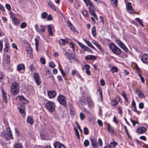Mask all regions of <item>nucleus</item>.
Masks as SVG:
<instances>
[{
	"instance_id": "c03bdc74",
	"label": "nucleus",
	"mask_w": 148,
	"mask_h": 148,
	"mask_svg": "<svg viewBox=\"0 0 148 148\" xmlns=\"http://www.w3.org/2000/svg\"><path fill=\"white\" fill-rule=\"evenodd\" d=\"M19 98V100L21 102H23L26 100L25 98L22 96H20L18 97Z\"/></svg>"
},
{
	"instance_id": "338daca9",
	"label": "nucleus",
	"mask_w": 148,
	"mask_h": 148,
	"mask_svg": "<svg viewBox=\"0 0 148 148\" xmlns=\"http://www.w3.org/2000/svg\"><path fill=\"white\" fill-rule=\"evenodd\" d=\"M100 84L101 86H103L105 85L104 81L103 79H101L100 81Z\"/></svg>"
},
{
	"instance_id": "e2e57ef3",
	"label": "nucleus",
	"mask_w": 148,
	"mask_h": 148,
	"mask_svg": "<svg viewBox=\"0 0 148 148\" xmlns=\"http://www.w3.org/2000/svg\"><path fill=\"white\" fill-rule=\"evenodd\" d=\"M60 70L61 72V73H62V76L63 77H64V76L65 75V73H64V71L62 69H60Z\"/></svg>"
},
{
	"instance_id": "f3484780",
	"label": "nucleus",
	"mask_w": 148,
	"mask_h": 148,
	"mask_svg": "<svg viewBox=\"0 0 148 148\" xmlns=\"http://www.w3.org/2000/svg\"><path fill=\"white\" fill-rule=\"evenodd\" d=\"M86 99L89 106L92 107L94 106V103L90 98L87 97Z\"/></svg>"
},
{
	"instance_id": "09e8293b",
	"label": "nucleus",
	"mask_w": 148,
	"mask_h": 148,
	"mask_svg": "<svg viewBox=\"0 0 148 148\" xmlns=\"http://www.w3.org/2000/svg\"><path fill=\"white\" fill-rule=\"evenodd\" d=\"M84 133L85 134H87L88 133V128L86 127H85L84 129Z\"/></svg>"
},
{
	"instance_id": "c756f323",
	"label": "nucleus",
	"mask_w": 148,
	"mask_h": 148,
	"mask_svg": "<svg viewBox=\"0 0 148 148\" xmlns=\"http://www.w3.org/2000/svg\"><path fill=\"white\" fill-rule=\"evenodd\" d=\"M107 129L109 133H111L112 134H114V131L113 129L112 128L110 127V125L109 124H108L107 125Z\"/></svg>"
},
{
	"instance_id": "ddd939ff",
	"label": "nucleus",
	"mask_w": 148,
	"mask_h": 148,
	"mask_svg": "<svg viewBox=\"0 0 148 148\" xmlns=\"http://www.w3.org/2000/svg\"><path fill=\"white\" fill-rule=\"evenodd\" d=\"M26 51L28 55L29 54V57L32 58L33 57L32 54V48L29 46H27L26 47Z\"/></svg>"
},
{
	"instance_id": "20e7f679",
	"label": "nucleus",
	"mask_w": 148,
	"mask_h": 148,
	"mask_svg": "<svg viewBox=\"0 0 148 148\" xmlns=\"http://www.w3.org/2000/svg\"><path fill=\"white\" fill-rule=\"evenodd\" d=\"M56 107L54 103L52 101H49L45 104L46 108L50 112H53L55 111Z\"/></svg>"
},
{
	"instance_id": "2f4dec72",
	"label": "nucleus",
	"mask_w": 148,
	"mask_h": 148,
	"mask_svg": "<svg viewBox=\"0 0 148 148\" xmlns=\"http://www.w3.org/2000/svg\"><path fill=\"white\" fill-rule=\"evenodd\" d=\"M27 123H29L31 124L32 125L34 121L32 118L31 116H29L27 118Z\"/></svg>"
},
{
	"instance_id": "a19ab883",
	"label": "nucleus",
	"mask_w": 148,
	"mask_h": 148,
	"mask_svg": "<svg viewBox=\"0 0 148 148\" xmlns=\"http://www.w3.org/2000/svg\"><path fill=\"white\" fill-rule=\"evenodd\" d=\"M136 20L137 22L138 23L141 25H142V26H143V24L142 21L140 20L139 18H136Z\"/></svg>"
},
{
	"instance_id": "680f3d73",
	"label": "nucleus",
	"mask_w": 148,
	"mask_h": 148,
	"mask_svg": "<svg viewBox=\"0 0 148 148\" xmlns=\"http://www.w3.org/2000/svg\"><path fill=\"white\" fill-rule=\"evenodd\" d=\"M77 43L83 49V48L85 45L79 42H77Z\"/></svg>"
},
{
	"instance_id": "774afa93",
	"label": "nucleus",
	"mask_w": 148,
	"mask_h": 148,
	"mask_svg": "<svg viewBox=\"0 0 148 148\" xmlns=\"http://www.w3.org/2000/svg\"><path fill=\"white\" fill-rule=\"evenodd\" d=\"M12 46L13 48L15 49L16 50L18 49L17 46L16 45L15 43H13L12 44Z\"/></svg>"
},
{
	"instance_id": "c85d7f7f",
	"label": "nucleus",
	"mask_w": 148,
	"mask_h": 148,
	"mask_svg": "<svg viewBox=\"0 0 148 148\" xmlns=\"http://www.w3.org/2000/svg\"><path fill=\"white\" fill-rule=\"evenodd\" d=\"M89 11L90 14L92 13V12H95V8L93 5L89 6Z\"/></svg>"
},
{
	"instance_id": "7ed1b4c3",
	"label": "nucleus",
	"mask_w": 148,
	"mask_h": 148,
	"mask_svg": "<svg viewBox=\"0 0 148 148\" xmlns=\"http://www.w3.org/2000/svg\"><path fill=\"white\" fill-rule=\"evenodd\" d=\"M109 47L114 54L117 55L121 54V49L113 43H110L109 44Z\"/></svg>"
},
{
	"instance_id": "bb28decb",
	"label": "nucleus",
	"mask_w": 148,
	"mask_h": 148,
	"mask_svg": "<svg viewBox=\"0 0 148 148\" xmlns=\"http://www.w3.org/2000/svg\"><path fill=\"white\" fill-rule=\"evenodd\" d=\"M25 69V65L23 64H20L17 66V69L18 71H20Z\"/></svg>"
},
{
	"instance_id": "39448f33",
	"label": "nucleus",
	"mask_w": 148,
	"mask_h": 148,
	"mask_svg": "<svg viewBox=\"0 0 148 148\" xmlns=\"http://www.w3.org/2000/svg\"><path fill=\"white\" fill-rule=\"evenodd\" d=\"M35 28L36 30L40 34H42L45 32V27L44 25L38 26V25H36Z\"/></svg>"
},
{
	"instance_id": "393cba45",
	"label": "nucleus",
	"mask_w": 148,
	"mask_h": 148,
	"mask_svg": "<svg viewBox=\"0 0 148 148\" xmlns=\"http://www.w3.org/2000/svg\"><path fill=\"white\" fill-rule=\"evenodd\" d=\"M48 28V31L49 32V35L50 36H52L53 34L52 31V27L51 25H48L47 26Z\"/></svg>"
},
{
	"instance_id": "de8ad7c7",
	"label": "nucleus",
	"mask_w": 148,
	"mask_h": 148,
	"mask_svg": "<svg viewBox=\"0 0 148 148\" xmlns=\"http://www.w3.org/2000/svg\"><path fill=\"white\" fill-rule=\"evenodd\" d=\"M49 6L53 9V10H56V8L54 5L52 4L51 3H49Z\"/></svg>"
},
{
	"instance_id": "79ce46f5",
	"label": "nucleus",
	"mask_w": 148,
	"mask_h": 148,
	"mask_svg": "<svg viewBox=\"0 0 148 148\" xmlns=\"http://www.w3.org/2000/svg\"><path fill=\"white\" fill-rule=\"evenodd\" d=\"M84 146L85 147H87L88 146L89 144V141L87 140H84Z\"/></svg>"
},
{
	"instance_id": "2eb2a0df",
	"label": "nucleus",
	"mask_w": 148,
	"mask_h": 148,
	"mask_svg": "<svg viewBox=\"0 0 148 148\" xmlns=\"http://www.w3.org/2000/svg\"><path fill=\"white\" fill-rule=\"evenodd\" d=\"M142 62L145 63L148 62V55L146 54L143 55L142 57Z\"/></svg>"
},
{
	"instance_id": "4d7b16f0",
	"label": "nucleus",
	"mask_w": 148,
	"mask_h": 148,
	"mask_svg": "<svg viewBox=\"0 0 148 148\" xmlns=\"http://www.w3.org/2000/svg\"><path fill=\"white\" fill-rule=\"evenodd\" d=\"M139 107L140 109H142L144 108V103L142 102L140 103L139 104Z\"/></svg>"
},
{
	"instance_id": "5701e85b",
	"label": "nucleus",
	"mask_w": 148,
	"mask_h": 148,
	"mask_svg": "<svg viewBox=\"0 0 148 148\" xmlns=\"http://www.w3.org/2000/svg\"><path fill=\"white\" fill-rule=\"evenodd\" d=\"M2 96L3 100L5 101V103L7 102V95L5 91L3 89H2Z\"/></svg>"
},
{
	"instance_id": "f03ea898",
	"label": "nucleus",
	"mask_w": 148,
	"mask_h": 148,
	"mask_svg": "<svg viewBox=\"0 0 148 148\" xmlns=\"http://www.w3.org/2000/svg\"><path fill=\"white\" fill-rule=\"evenodd\" d=\"M65 55L69 60L70 62L71 63H77L78 60L75 55L72 53H69L66 52L65 53Z\"/></svg>"
},
{
	"instance_id": "4be33fe9",
	"label": "nucleus",
	"mask_w": 148,
	"mask_h": 148,
	"mask_svg": "<svg viewBox=\"0 0 148 148\" xmlns=\"http://www.w3.org/2000/svg\"><path fill=\"white\" fill-rule=\"evenodd\" d=\"M68 26L70 27L71 29L73 30V31L75 32H77V31L76 30V29L73 26L72 24L69 21L67 22Z\"/></svg>"
},
{
	"instance_id": "7c9ffc66",
	"label": "nucleus",
	"mask_w": 148,
	"mask_h": 148,
	"mask_svg": "<svg viewBox=\"0 0 148 148\" xmlns=\"http://www.w3.org/2000/svg\"><path fill=\"white\" fill-rule=\"evenodd\" d=\"M12 14L13 15H14V14L12 13V14H11V16L12 17V20L14 22L15 24L18 23H19V20L16 18L14 16L13 17Z\"/></svg>"
},
{
	"instance_id": "a211bd4d",
	"label": "nucleus",
	"mask_w": 148,
	"mask_h": 148,
	"mask_svg": "<svg viewBox=\"0 0 148 148\" xmlns=\"http://www.w3.org/2000/svg\"><path fill=\"white\" fill-rule=\"evenodd\" d=\"M55 148H65L64 145L59 142H56L54 144Z\"/></svg>"
},
{
	"instance_id": "dca6fc26",
	"label": "nucleus",
	"mask_w": 148,
	"mask_h": 148,
	"mask_svg": "<svg viewBox=\"0 0 148 148\" xmlns=\"http://www.w3.org/2000/svg\"><path fill=\"white\" fill-rule=\"evenodd\" d=\"M47 94L48 97L50 98H52L55 97L56 95V92L51 91L47 92Z\"/></svg>"
},
{
	"instance_id": "f704fd0d",
	"label": "nucleus",
	"mask_w": 148,
	"mask_h": 148,
	"mask_svg": "<svg viewBox=\"0 0 148 148\" xmlns=\"http://www.w3.org/2000/svg\"><path fill=\"white\" fill-rule=\"evenodd\" d=\"M5 47L4 49V52L7 53L8 52V43H6L5 44Z\"/></svg>"
},
{
	"instance_id": "a878e982",
	"label": "nucleus",
	"mask_w": 148,
	"mask_h": 148,
	"mask_svg": "<svg viewBox=\"0 0 148 148\" xmlns=\"http://www.w3.org/2000/svg\"><path fill=\"white\" fill-rule=\"evenodd\" d=\"M84 41L86 43V44L88 46L91 48L92 49H93L94 50H95L96 49L93 46V45L91 44V42H89V41H88L86 39H84Z\"/></svg>"
},
{
	"instance_id": "4c0bfd02",
	"label": "nucleus",
	"mask_w": 148,
	"mask_h": 148,
	"mask_svg": "<svg viewBox=\"0 0 148 148\" xmlns=\"http://www.w3.org/2000/svg\"><path fill=\"white\" fill-rule=\"evenodd\" d=\"M48 14L47 12H43L41 14V18H46Z\"/></svg>"
},
{
	"instance_id": "37998d69",
	"label": "nucleus",
	"mask_w": 148,
	"mask_h": 148,
	"mask_svg": "<svg viewBox=\"0 0 148 148\" xmlns=\"http://www.w3.org/2000/svg\"><path fill=\"white\" fill-rule=\"evenodd\" d=\"M83 49L84 50L88 52H90L91 51V49L85 45L83 48Z\"/></svg>"
},
{
	"instance_id": "58836bf2",
	"label": "nucleus",
	"mask_w": 148,
	"mask_h": 148,
	"mask_svg": "<svg viewBox=\"0 0 148 148\" xmlns=\"http://www.w3.org/2000/svg\"><path fill=\"white\" fill-rule=\"evenodd\" d=\"M117 68L115 66H112L111 68V71L112 73H114L118 71Z\"/></svg>"
},
{
	"instance_id": "13d9d810",
	"label": "nucleus",
	"mask_w": 148,
	"mask_h": 148,
	"mask_svg": "<svg viewBox=\"0 0 148 148\" xmlns=\"http://www.w3.org/2000/svg\"><path fill=\"white\" fill-rule=\"evenodd\" d=\"M70 47L72 48L73 51L74 50V46L72 42H70L69 44Z\"/></svg>"
},
{
	"instance_id": "f8f14e48",
	"label": "nucleus",
	"mask_w": 148,
	"mask_h": 148,
	"mask_svg": "<svg viewBox=\"0 0 148 148\" xmlns=\"http://www.w3.org/2000/svg\"><path fill=\"white\" fill-rule=\"evenodd\" d=\"M120 98L119 97H116L112 99L111 101V104L112 106L117 105L120 101Z\"/></svg>"
},
{
	"instance_id": "ea45409f",
	"label": "nucleus",
	"mask_w": 148,
	"mask_h": 148,
	"mask_svg": "<svg viewBox=\"0 0 148 148\" xmlns=\"http://www.w3.org/2000/svg\"><path fill=\"white\" fill-rule=\"evenodd\" d=\"M111 3L114 6L116 7L117 5V0H111Z\"/></svg>"
},
{
	"instance_id": "6ab92c4d",
	"label": "nucleus",
	"mask_w": 148,
	"mask_h": 148,
	"mask_svg": "<svg viewBox=\"0 0 148 148\" xmlns=\"http://www.w3.org/2000/svg\"><path fill=\"white\" fill-rule=\"evenodd\" d=\"M66 43H69V41L68 39H61L59 41V44L62 45H64Z\"/></svg>"
},
{
	"instance_id": "69168bd1",
	"label": "nucleus",
	"mask_w": 148,
	"mask_h": 148,
	"mask_svg": "<svg viewBox=\"0 0 148 148\" xmlns=\"http://www.w3.org/2000/svg\"><path fill=\"white\" fill-rule=\"evenodd\" d=\"M97 123L100 126H102L103 125V123L102 121L100 120H98L97 121Z\"/></svg>"
},
{
	"instance_id": "cd10ccee",
	"label": "nucleus",
	"mask_w": 148,
	"mask_h": 148,
	"mask_svg": "<svg viewBox=\"0 0 148 148\" xmlns=\"http://www.w3.org/2000/svg\"><path fill=\"white\" fill-rule=\"evenodd\" d=\"M117 145V143L114 141L111 142L110 144L109 145H107L106 146H109L110 147H115Z\"/></svg>"
},
{
	"instance_id": "8fccbe9b",
	"label": "nucleus",
	"mask_w": 148,
	"mask_h": 148,
	"mask_svg": "<svg viewBox=\"0 0 148 148\" xmlns=\"http://www.w3.org/2000/svg\"><path fill=\"white\" fill-rule=\"evenodd\" d=\"M27 25V24L25 22H23L22 23L20 26V27L22 28H25Z\"/></svg>"
},
{
	"instance_id": "e433bc0d",
	"label": "nucleus",
	"mask_w": 148,
	"mask_h": 148,
	"mask_svg": "<svg viewBox=\"0 0 148 148\" xmlns=\"http://www.w3.org/2000/svg\"><path fill=\"white\" fill-rule=\"evenodd\" d=\"M74 130L75 132V135L77 138H80L79 135L77 130L75 127L74 128Z\"/></svg>"
},
{
	"instance_id": "bf43d9fd",
	"label": "nucleus",
	"mask_w": 148,
	"mask_h": 148,
	"mask_svg": "<svg viewBox=\"0 0 148 148\" xmlns=\"http://www.w3.org/2000/svg\"><path fill=\"white\" fill-rule=\"evenodd\" d=\"M130 121H131L132 123L133 124V125L134 126L137 123H138V122H137L136 121H134L133 120L130 119Z\"/></svg>"
},
{
	"instance_id": "a18cd8bd",
	"label": "nucleus",
	"mask_w": 148,
	"mask_h": 148,
	"mask_svg": "<svg viewBox=\"0 0 148 148\" xmlns=\"http://www.w3.org/2000/svg\"><path fill=\"white\" fill-rule=\"evenodd\" d=\"M122 96L124 98L125 101H127V99L126 97V94L124 92L122 93Z\"/></svg>"
},
{
	"instance_id": "1a4fd4ad",
	"label": "nucleus",
	"mask_w": 148,
	"mask_h": 148,
	"mask_svg": "<svg viewBox=\"0 0 148 148\" xmlns=\"http://www.w3.org/2000/svg\"><path fill=\"white\" fill-rule=\"evenodd\" d=\"M34 80L38 86H39L41 83V81L39 74L37 73H35L34 74Z\"/></svg>"
},
{
	"instance_id": "0e129e2a",
	"label": "nucleus",
	"mask_w": 148,
	"mask_h": 148,
	"mask_svg": "<svg viewBox=\"0 0 148 148\" xmlns=\"http://www.w3.org/2000/svg\"><path fill=\"white\" fill-rule=\"evenodd\" d=\"M117 108H118V110L119 111V113L121 115L122 113V111H121V110H122L121 108L120 107H119V106Z\"/></svg>"
},
{
	"instance_id": "603ef678",
	"label": "nucleus",
	"mask_w": 148,
	"mask_h": 148,
	"mask_svg": "<svg viewBox=\"0 0 148 148\" xmlns=\"http://www.w3.org/2000/svg\"><path fill=\"white\" fill-rule=\"evenodd\" d=\"M90 68V66L88 64H86L84 66V68H83V70L84 68L86 70H89Z\"/></svg>"
},
{
	"instance_id": "b1692460",
	"label": "nucleus",
	"mask_w": 148,
	"mask_h": 148,
	"mask_svg": "<svg viewBox=\"0 0 148 148\" xmlns=\"http://www.w3.org/2000/svg\"><path fill=\"white\" fill-rule=\"evenodd\" d=\"M92 145L93 147L94 148H97L98 147V144L97 141L95 139H91Z\"/></svg>"
},
{
	"instance_id": "052dcab7",
	"label": "nucleus",
	"mask_w": 148,
	"mask_h": 148,
	"mask_svg": "<svg viewBox=\"0 0 148 148\" xmlns=\"http://www.w3.org/2000/svg\"><path fill=\"white\" fill-rule=\"evenodd\" d=\"M91 14L97 20L98 19L97 17L96 14L95 13V12H92V13Z\"/></svg>"
},
{
	"instance_id": "6e6552de",
	"label": "nucleus",
	"mask_w": 148,
	"mask_h": 148,
	"mask_svg": "<svg viewBox=\"0 0 148 148\" xmlns=\"http://www.w3.org/2000/svg\"><path fill=\"white\" fill-rule=\"evenodd\" d=\"M116 42L118 45L125 52L128 51L127 48L123 43L119 40H116Z\"/></svg>"
},
{
	"instance_id": "9b49d317",
	"label": "nucleus",
	"mask_w": 148,
	"mask_h": 148,
	"mask_svg": "<svg viewBox=\"0 0 148 148\" xmlns=\"http://www.w3.org/2000/svg\"><path fill=\"white\" fill-rule=\"evenodd\" d=\"M18 108L19 111L22 116L24 117L25 115V109L24 108V106H23L21 103H19L18 104Z\"/></svg>"
},
{
	"instance_id": "412c9836",
	"label": "nucleus",
	"mask_w": 148,
	"mask_h": 148,
	"mask_svg": "<svg viewBox=\"0 0 148 148\" xmlns=\"http://www.w3.org/2000/svg\"><path fill=\"white\" fill-rule=\"evenodd\" d=\"M95 45L98 49L101 52H103V49L101 48V46L99 45L97 42L96 41H94L92 42Z\"/></svg>"
},
{
	"instance_id": "49530a36",
	"label": "nucleus",
	"mask_w": 148,
	"mask_h": 148,
	"mask_svg": "<svg viewBox=\"0 0 148 148\" xmlns=\"http://www.w3.org/2000/svg\"><path fill=\"white\" fill-rule=\"evenodd\" d=\"M86 2H84L87 5H88V4L89 5V6L92 5V2L90 0H86Z\"/></svg>"
},
{
	"instance_id": "6e6d98bb",
	"label": "nucleus",
	"mask_w": 148,
	"mask_h": 148,
	"mask_svg": "<svg viewBox=\"0 0 148 148\" xmlns=\"http://www.w3.org/2000/svg\"><path fill=\"white\" fill-rule=\"evenodd\" d=\"M5 7L6 8L9 10H11V8L10 5L8 4L7 3L5 4Z\"/></svg>"
},
{
	"instance_id": "473e14b6",
	"label": "nucleus",
	"mask_w": 148,
	"mask_h": 148,
	"mask_svg": "<svg viewBox=\"0 0 148 148\" xmlns=\"http://www.w3.org/2000/svg\"><path fill=\"white\" fill-rule=\"evenodd\" d=\"M96 28L95 26H93L92 29V34L93 36L95 37L96 35Z\"/></svg>"
},
{
	"instance_id": "aec40b11",
	"label": "nucleus",
	"mask_w": 148,
	"mask_h": 148,
	"mask_svg": "<svg viewBox=\"0 0 148 148\" xmlns=\"http://www.w3.org/2000/svg\"><path fill=\"white\" fill-rule=\"evenodd\" d=\"M136 93L138 95L140 98H145V96L144 93L139 90H136Z\"/></svg>"
},
{
	"instance_id": "c9c22d12",
	"label": "nucleus",
	"mask_w": 148,
	"mask_h": 148,
	"mask_svg": "<svg viewBox=\"0 0 148 148\" xmlns=\"http://www.w3.org/2000/svg\"><path fill=\"white\" fill-rule=\"evenodd\" d=\"M4 60L5 62L7 64H9L10 63V58L9 56H7Z\"/></svg>"
},
{
	"instance_id": "864d4df0",
	"label": "nucleus",
	"mask_w": 148,
	"mask_h": 148,
	"mask_svg": "<svg viewBox=\"0 0 148 148\" xmlns=\"http://www.w3.org/2000/svg\"><path fill=\"white\" fill-rule=\"evenodd\" d=\"M79 116L80 119L81 120H83L84 119V115L81 112L80 113Z\"/></svg>"
},
{
	"instance_id": "4468645a",
	"label": "nucleus",
	"mask_w": 148,
	"mask_h": 148,
	"mask_svg": "<svg viewBox=\"0 0 148 148\" xmlns=\"http://www.w3.org/2000/svg\"><path fill=\"white\" fill-rule=\"evenodd\" d=\"M146 131L145 127H138L136 130V132L138 133L142 134L145 132Z\"/></svg>"
},
{
	"instance_id": "423d86ee",
	"label": "nucleus",
	"mask_w": 148,
	"mask_h": 148,
	"mask_svg": "<svg viewBox=\"0 0 148 148\" xmlns=\"http://www.w3.org/2000/svg\"><path fill=\"white\" fill-rule=\"evenodd\" d=\"M7 134L5 132L3 131L2 132V134L5 137L10 138V139H13L12 134L10 128V127H8L6 129Z\"/></svg>"
},
{
	"instance_id": "3c124183",
	"label": "nucleus",
	"mask_w": 148,
	"mask_h": 148,
	"mask_svg": "<svg viewBox=\"0 0 148 148\" xmlns=\"http://www.w3.org/2000/svg\"><path fill=\"white\" fill-rule=\"evenodd\" d=\"M41 63L43 64H45L46 63L45 59L43 58H41L40 59Z\"/></svg>"
},
{
	"instance_id": "72a5a7b5",
	"label": "nucleus",
	"mask_w": 148,
	"mask_h": 148,
	"mask_svg": "<svg viewBox=\"0 0 148 148\" xmlns=\"http://www.w3.org/2000/svg\"><path fill=\"white\" fill-rule=\"evenodd\" d=\"M13 148H24L23 145L20 144H16L14 146Z\"/></svg>"
},
{
	"instance_id": "0eeeda50",
	"label": "nucleus",
	"mask_w": 148,
	"mask_h": 148,
	"mask_svg": "<svg viewBox=\"0 0 148 148\" xmlns=\"http://www.w3.org/2000/svg\"><path fill=\"white\" fill-rule=\"evenodd\" d=\"M57 99L59 102L61 104L64 106L67 105L66 98L62 95H60L58 97Z\"/></svg>"
},
{
	"instance_id": "f257e3e1",
	"label": "nucleus",
	"mask_w": 148,
	"mask_h": 148,
	"mask_svg": "<svg viewBox=\"0 0 148 148\" xmlns=\"http://www.w3.org/2000/svg\"><path fill=\"white\" fill-rule=\"evenodd\" d=\"M10 90L12 95H17L19 92V84L16 82L13 83L11 85Z\"/></svg>"
},
{
	"instance_id": "9d476101",
	"label": "nucleus",
	"mask_w": 148,
	"mask_h": 148,
	"mask_svg": "<svg viewBox=\"0 0 148 148\" xmlns=\"http://www.w3.org/2000/svg\"><path fill=\"white\" fill-rule=\"evenodd\" d=\"M126 8L127 11L130 14H132L134 12V10L132 7V3L128 2L126 4Z\"/></svg>"
},
{
	"instance_id": "5fc2aeb1",
	"label": "nucleus",
	"mask_w": 148,
	"mask_h": 148,
	"mask_svg": "<svg viewBox=\"0 0 148 148\" xmlns=\"http://www.w3.org/2000/svg\"><path fill=\"white\" fill-rule=\"evenodd\" d=\"M49 66L51 68H54L55 66V64L53 62H51L49 64Z\"/></svg>"
}]
</instances>
